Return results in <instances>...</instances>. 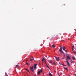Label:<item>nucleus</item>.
Wrapping results in <instances>:
<instances>
[{"instance_id": "obj_26", "label": "nucleus", "mask_w": 76, "mask_h": 76, "mask_svg": "<svg viewBox=\"0 0 76 76\" xmlns=\"http://www.w3.org/2000/svg\"><path fill=\"white\" fill-rule=\"evenodd\" d=\"M68 71H69V69H67V71L68 72Z\"/></svg>"}, {"instance_id": "obj_25", "label": "nucleus", "mask_w": 76, "mask_h": 76, "mask_svg": "<svg viewBox=\"0 0 76 76\" xmlns=\"http://www.w3.org/2000/svg\"><path fill=\"white\" fill-rule=\"evenodd\" d=\"M64 68L66 70H67V68L64 67Z\"/></svg>"}, {"instance_id": "obj_28", "label": "nucleus", "mask_w": 76, "mask_h": 76, "mask_svg": "<svg viewBox=\"0 0 76 76\" xmlns=\"http://www.w3.org/2000/svg\"><path fill=\"white\" fill-rule=\"evenodd\" d=\"M63 66H66V65H63Z\"/></svg>"}, {"instance_id": "obj_35", "label": "nucleus", "mask_w": 76, "mask_h": 76, "mask_svg": "<svg viewBox=\"0 0 76 76\" xmlns=\"http://www.w3.org/2000/svg\"><path fill=\"white\" fill-rule=\"evenodd\" d=\"M75 76H76V74H75Z\"/></svg>"}, {"instance_id": "obj_10", "label": "nucleus", "mask_w": 76, "mask_h": 76, "mask_svg": "<svg viewBox=\"0 0 76 76\" xmlns=\"http://www.w3.org/2000/svg\"><path fill=\"white\" fill-rule=\"evenodd\" d=\"M49 75L50 76H53V75L50 72H49Z\"/></svg>"}, {"instance_id": "obj_22", "label": "nucleus", "mask_w": 76, "mask_h": 76, "mask_svg": "<svg viewBox=\"0 0 76 76\" xmlns=\"http://www.w3.org/2000/svg\"><path fill=\"white\" fill-rule=\"evenodd\" d=\"M18 66H19V65H17L15 66V67H18Z\"/></svg>"}, {"instance_id": "obj_33", "label": "nucleus", "mask_w": 76, "mask_h": 76, "mask_svg": "<svg viewBox=\"0 0 76 76\" xmlns=\"http://www.w3.org/2000/svg\"><path fill=\"white\" fill-rule=\"evenodd\" d=\"M26 61H28V60H26Z\"/></svg>"}, {"instance_id": "obj_2", "label": "nucleus", "mask_w": 76, "mask_h": 76, "mask_svg": "<svg viewBox=\"0 0 76 76\" xmlns=\"http://www.w3.org/2000/svg\"><path fill=\"white\" fill-rule=\"evenodd\" d=\"M62 48L63 47H62V46H60V48L59 50V51L60 52H61V53H64V52H63L62 51Z\"/></svg>"}, {"instance_id": "obj_34", "label": "nucleus", "mask_w": 76, "mask_h": 76, "mask_svg": "<svg viewBox=\"0 0 76 76\" xmlns=\"http://www.w3.org/2000/svg\"><path fill=\"white\" fill-rule=\"evenodd\" d=\"M65 61H66L67 62V60H66Z\"/></svg>"}, {"instance_id": "obj_14", "label": "nucleus", "mask_w": 76, "mask_h": 76, "mask_svg": "<svg viewBox=\"0 0 76 76\" xmlns=\"http://www.w3.org/2000/svg\"><path fill=\"white\" fill-rule=\"evenodd\" d=\"M46 67H48V69H50V67H49V66H48V65H47V64H46Z\"/></svg>"}, {"instance_id": "obj_37", "label": "nucleus", "mask_w": 76, "mask_h": 76, "mask_svg": "<svg viewBox=\"0 0 76 76\" xmlns=\"http://www.w3.org/2000/svg\"><path fill=\"white\" fill-rule=\"evenodd\" d=\"M68 51H67V52H68Z\"/></svg>"}, {"instance_id": "obj_4", "label": "nucleus", "mask_w": 76, "mask_h": 76, "mask_svg": "<svg viewBox=\"0 0 76 76\" xmlns=\"http://www.w3.org/2000/svg\"><path fill=\"white\" fill-rule=\"evenodd\" d=\"M63 54H64V57L66 58V60H67V54H64V53H63Z\"/></svg>"}, {"instance_id": "obj_23", "label": "nucleus", "mask_w": 76, "mask_h": 76, "mask_svg": "<svg viewBox=\"0 0 76 76\" xmlns=\"http://www.w3.org/2000/svg\"><path fill=\"white\" fill-rule=\"evenodd\" d=\"M57 75H58V76H60V75H59V73H57Z\"/></svg>"}, {"instance_id": "obj_18", "label": "nucleus", "mask_w": 76, "mask_h": 76, "mask_svg": "<svg viewBox=\"0 0 76 76\" xmlns=\"http://www.w3.org/2000/svg\"><path fill=\"white\" fill-rule=\"evenodd\" d=\"M25 70H26L27 71V72H29V70L27 69H25Z\"/></svg>"}, {"instance_id": "obj_17", "label": "nucleus", "mask_w": 76, "mask_h": 76, "mask_svg": "<svg viewBox=\"0 0 76 76\" xmlns=\"http://www.w3.org/2000/svg\"><path fill=\"white\" fill-rule=\"evenodd\" d=\"M53 64H54V65H56V62H54L53 63Z\"/></svg>"}, {"instance_id": "obj_20", "label": "nucleus", "mask_w": 76, "mask_h": 76, "mask_svg": "<svg viewBox=\"0 0 76 76\" xmlns=\"http://www.w3.org/2000/svg\"><path fill=\"white\" fill-rule=\"evenodd\" d=\"M40 72L39 71L38 72V75H39L40 74Z\"/></svg>"}, {"instance_id": "obj_32", "label": "nucleus", "mask_w": 76, "mask_h": 76, "mask_svg": "<svg viewBox=\"0 0 76 76\" xmlns=\"http://www.w3.org/2000/svg\"><path fill=\"white\" fill-rule=\"evenodd\" d=\"M61 64H61H62V65H63V64Z\"/></svg>"}, {"instance_id": "obj_1", "label": "nucleus", "mask_w": 76, "mask_h": 76, "mask_svg": "<svg viewBox=\"0 0 76 76\" xmlns=\"http://www.w3.org/2000/svg\"><path fill=\"white\" fill-rule=\"evenodd\" d=\"M71 56H69V54H67V60H70L71 59V58L70 57Z\"/></svg>"}, {"instance_id": "obj_11", "label": "nucleus", "mask_w": 76, "mask_h": 76, "mask_svg": "<svg viewBox=\"0 0 76 76\" xmlns=\"http://www.w3.org/2000/svg\"><path fill=\"white\" fill-rule=\"evenodd\" d=\"M42 61H45V62H46V60H45L44 58H43L42 59Z\"/></svg>"}, {"instance_id": "obj_19", "label": "nucleus", "mask_w": 76, "mask_h": 76, "mask_svg": "<svg viewBox=\"0 0 76 76\" xmlns=\"http://www.w3.org/2000/svg\"><path fill=\"white\" fill-rule=\"evenodd\" d=\"M71 63L72 64H73L74 63L73 62V61H72V60H71Z\"/></svg>"}, {"instance_id": "obj_5", "label": "nucleus", "mask_w": 76, "mask_h": 76, "mask_svg": "<svg viewBox=\"0 0 76 76\" xmlns=\"http://www.w3.org/2000/svg\"><path fill=\"white\" fill-rule=\"evenodd\" d=\"M67 64L68 66L69 67H70L71 66L69 62H68V61H67Z\"/></svg>"}, {"instance_id": "obj_12", "label": "nucleus", "mask_w": 76, "mask_h": 76, "mask_svg": "<svg viewBox=\"0 0 76 76\" xmlns=\"http://www.w3.org/2000/svg\"><path fill=\"white\" fill-rule=\"evenodd\" d=\"M34 58L32 57V58H30V61H32V60H34Z\"/></svg>"}, {"instance_id": "obj_21", "label": "nucleus", "mask_w": 76, "mask_h": 76, "mask_svg": "<svg viewBox=\"0 0 76 76\" xmlns=\"http://www.w3.org/2000/svg\"><path fill=\"white\" fill-rule=\"evenodd\" d=\"M39 72L40 73H42V69H40Z\"/></svg>"}, {"instance_id": "obj_29", "label": "nucleus", "mask_w": 76, "mask_h": 76, "mask_svg": "<svg viewBox=\"0 0 76 76\" xmlns=\"http://www.w3.org/2000/svg\"><path fill=\"white\" fill-rule=\"evenodd\" d=\"M45 64H47V62H46H46H45Z\"/></svg>"}, {"instance_id": "obj_30", "label": "nucleus", "mask_w": 76, "mask_h": 76, "mask_svg": "<svg viewBox=\"0 0 76 76\" xmlns=\"http://www.w3.org/2000/svg\"><path fill=\"white\" fill-rule=\"evenodd\" d=\"M39 64L40 66V65H41V63H39Z\"/></svg>"}, {"instance_id": "obj_9", "label": "nucleus", "mask_w": 76, "mask_h": 76, "mask_svg": "<svg viewBox=\"0 0 76 76\" xmlns=\"http://www.w3.org/2000/svg\"><path fill=\"white\" fill-rule=\"evenodd\" d=\"M62 48L64 51H66V50H65V47H64V46H63L62 47Z\"/></svg>"}, {"instance_id": "obj_7", "label": "nucleus", "mask_w": 76, "mask_h": 76, "mask_svg": "<svg viewBox=\"0 0 76 76\" xmlns=\"http://www.w3.org/2000/svg\"><path fill=\"white\" fill-rule=\"evenodd\" d=\"M48 62L49 63H53V62H52V61L51 60H49L48 61Z\"/></svg>"}, {"instance_id": "obj_16", "label": "nucleus", "mask_w": 76, "mask_h": 76, "mask_svg": "<svg viewBox=\"0 0 76 76\" xmlns=\"http://www.w3.org/2000/svg\"><path fill=\"white\" fill-rule=\"evenodd\" d=\"M52 47L53 48H55V46L54 45H52Z\"/></svg>"}, {"instance_id": "obj_6", "label": "nucleus", "mask_w": 76, "mask_h": 76, "mask_svg": "<svg viewBox=\"0 0 76 76\" xmlns=\"http://www.w3.org/2000/svg\"><path fill=\"white\" fill-rule=\"evenodd\" d=\"M55 57L56 58V60H57V61H59V60H59V57H58L57 58V57L55 56Z\"/></svg>"}, {"instance_id": "obj_24", "label": "nucleus", "mask_w": 76, "mask_h": 76, "mask_svg": "<svg viewBox=\"0 0 76 76\" xmlns=\"http://www.w3.org/2000/svg\"><path fill=\"white\" fill-rule=\"evenodd\" d=\"M26 64H27V65H28V64H29L27 62H26Z\"/></svg>"}, {"instance_id": "obj_13", "label": "nucleus", "mask_w": 76, "mask_h": 76, "mask_svg": "<svg viewBox=\"0 0 76 76\" xmlns=\"http://www.w3.org/2000/svg\"><path fill=\"white\" fill-rule=\"evenodd\" d=\"M36 66H37V64H35L34 66V69H36Z\"/></svg>"}, {"instance_id": "obj_31", "label": "nucleus", "mask_w": 76, "mask_h": 76, "mask_svg": "<svg viewBox=\"0 0 76 76\" xmlns=\"http://www.w3.org/2000/svg\"><path fill=\"white\" fill-rule=\"evenodd\" d=\"M73 52L75 53H75V52H74V51H73Z\"/></svg>"}, {"instance_id": "obj_8", "label": "nucleus", "mask_w": 76, "mask_h": 76, "mask_svg": "<svg viewBox=\"0 0 76 76\" xmlns=\"http://www.w3.org/2000/svg\"><path fill=\"white\" fill-rule=\"evenodd\" d=\"M75 47V46H74V45H73L72 47V51H75V50H74V49H73L74 48V47Z\"/></svg>"}, {"instance_id": "obj_15", "label": "nucleus", "mask_w": 76, "mask_h": 76, "mask_svg": "<svg viewBox=\"0 0 76 76\" xmlns=\"http://www.w3.org/2000/svg\"><path fill=\"white\" fill-rule=\"evenodd\" d=\"M72 58L74 60L76 59V58H75L74 57H72Z\"/></svg>"}, {"instance_id": "obj_39", "label": "nucleus", "mask_w": 76, "mask_h": 76, "mask_svg": "<svg viewBox=\"0 0 76 76\" xmlns=\"http://www.w3.org/2000/svg\"><path fill=\"white\" fill-rule=\"evenodd\" d=\"M69 76H70L69 75Z\"/></svg>"}, {"instance_id": "obj_27", "label": "nucleus", "mask_w": 76, "mask_h": 76, "mask_svg": "<svg viewBox=\"0 0 76 76\" xmlns=\"http://www.w3.org/2000/svg\"><path fill=\"white\" fill-rule=\"evenodd\" d=\"M5 76H8V75H6Z\"/></svg>"}, {"instance_id": "obj_38", "label": "nucleus", "mask_w": 76, "mask_h": 76, "mask_svg": "<svg viewBox=\"0 0 76 76\" xmlns=\"http://www.w3.org/2000/svg\"><path fill=\"white\" fill-rule=\"evenodd\" d=\"M75 72H76V71H75Z\"/></svg>"}, {"instance_id": "obj_3", "label": "nucleus", "mask_w": 76, "mask_h": 76, "mask_svg": "<svg viewBox=\"0 0 76 76\" xmlns=\"http://www.w3.org/2000/svg\"><path fill=\"white\" fill-rule=\"evenodd\" d=\"M33 67H34V66H33L30 67V70L31 72H34V69H33Z\"/></svg>"}, {"instance_id": "obj_36", "label": "nucleus", "mask_w": 76, "mask_h": 76, "mask_svg": "<svg viewBox=\"0 0 76 76\" xmlns=\"http://www.w3.org/2000/svg\"><path fill=\"white\" fill-rule=\"evenodd\" d=\"M63 58V59H64V58Z\"/></svg>"}]
</instances>
